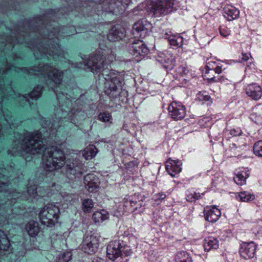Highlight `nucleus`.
I'll return each instance as SVG.
<instances>
[{"label": "nucleus", "mask_w": 262, "mask_h": 262, "mask_svg": "<svg viewBox=\"0 0 262 262\" xmlns=\"http://www.w3.org/2000/svg\"><path fill=\"white\" fill-rule=\"evenodd\" d=\"M16 141L21 144V148L26 154L32 155L42 154V165L49 171L61 168L66 163L67 175L71 180L80 177L84 171V166L82 163L75 158L65 161L63 152L57 147L52 146L45 147L46 139L42 137L41 132L38 130L33 133L24 131L19 135L15 133Z\"/></svg>", "instance_id": "f257e3e1"}, {"label": "nucleus", "mask_w": 262, "mask_h": 262, "mask_svg": "<svg viewBox=\"0 0 262 262\" xmlns=\"http://www.w3.org/2000/svg\"><path fill=\"white\" fill-rule=\"evenodd\" d=\"M33 70L35 75L43 77L46 80H52L57 85L56 90H55L54 92L60 103L62 102L63 100H65L66 99V103L69 104L72 101V99H74L72 98L68 93L65 92L66 90H64V91L60 92L57 90V89H60V87L62 86V84H61V81L63 77L62 72L59 71L56 68L48 64Z\"/></svg>", "instance_id": "f03ea898"}, {"label": "nucleus", "mask_w": 262, "mask_h": 262, "mask_svg": "<svg viewBox=\"0 0 262 262\" xmlns=\"http://www.w3.org/2000/svg\"><path fill=\"white\" fill-rule=\"evenodd\" d=\"M146 10L155 17L165 15L176 9L177 6L176 0H147L145 3Z\"/></svg>", "instance_id": "7ed1b4c3"}, {"label": "nucleus", "mask_w": 262, "mask_h": 262, "mask_svg": "<svg viewBox=\"0 0 262 262\" xmlns=\"http://www.w3.org/2000/svg\"><path fill=\"white\" fill-rule=\"evenodd\" d=\"M105 79L104 92L111 98H116L119 96L121 86L114 72L104 70L102 73Z\"/></svg>", "instance_id": "20e7f679"}, {"label": "nucleus", "mask_w": 262, "mask_h": 262, "mask_svg": "<svg viewBox=\"0 0 262 262\" xmlns=\"http://www.w3.org/2000/svg\"><path fill=\"white\" fill-rule=\"evenodd\" d=\"M59 209L56 205L50 204L46 205L40 212L39 218L41 224L47 227H52L57 222Z\"/></svg>", "instance_id": "39448f33"}, {"label": "nucleus", "mask_w": 262, "mask_h": 262, "mask_svg": "<svg viewBox=\"0 0 262 262\" xmlns=\"http://www.w3.org/2000/svg\"><path fill=\"white\" fill-rule=\"evenodd\" d=\"M131 0H103L102 9L104 11L117 15L124 12Z\"/></svg>", "instance_id": "423d86ee"}, {"label": "nucleus", "mask_w": 262, "mask_h": 262, "mask_svg": "<svg viewBox=\"0 0 262 262\" xmlns=\"http://www.w3.org/2000/svg\"><path fill=\"white\" fill-rule=\"evenodd\" d=\"M223 63V61L208 59L202 72L204 78L209 81L211 79V77L214 76V73L217 74L221 73L223 70L226 69V68H224Z\"/></svg>", "instance_id": "0eeeda50"}, {"label": "nucleus", "mask_w": 262, "mask_h": 262, "mask_svg": "<svg viewBox=\"0 0 262 262\" xmlns=\"http://www.w3.org/2000/svg\"><path fill=\"white\" fill-rule=\"evenodd\" d=\"M128 51L137 62L149 52L148 48L141 40H136L133 42L129 46Z\"/></svg>", "instance_id": "6e6552de"}, {"label": "nucleus", "mask_w": 262, "mask_h": 262, "mask_svg": "<svg viewBox=\"0 0 262 262\" xmlns=\"http://www.w3.org/2000/svg\"><path fill=\"white\" fill-rule=\"evenodd\" d=\"M105 57L102 55H97L94 57H92L89 59L88 61H84V69H90L92 72L96 71L97 70H100L101 68L104 67V64H108L110 62L112 61V60L108 59V61H106Z\"/></svg>", "instance_id": "1a4fd4ad"}, {"label": "nucleus", "mask_w": 262, "mask_h": 262, "mask_svg": "<svg viewBox=\"0 0 262 262\" xmlns=\"http://www.w3.org/2000/svg\"><path fill=\"white\" fill-rule=\"evenodd\" d=\"M151 24L143 19L134 25L133 34L135 37L144 38L151 32Z\"/></svg>", "instance_id": "9d476101"}, {"label": "nucleus", "mask_w": 262, "mask_h": 262, "mask_svg": "<svg viewBox=\"0 0 262 262\" xmlns=\"http://www.w3.org/2000/svg\"><path fill=\"white\" fill-rule=\"evenodd\" d=\"M168 115L174 120L183 119L186 115L185 106L180 102L173 101L168 106Z\"/></svg>", "instance_id": "9b49d317"}, {"label": "nucleus", "mask_w": 262, "mask_h": 262, "mask_svg": "<svg viewBox=\"0 0 262 262\" xmlns=\"http://www.w3.org/2000/svg\"><path fill=\"white\" fill-rule=\"evenodd\" d=\"M99 245V238L94 234L85 236L82 244V249L84 252L92 254L96 252Z\"/></svg>", "instance_id": "f8f14e48"}, {"label": "nucleus", "mask_w": 262, "mask_h": 262, "mask_svg": "<svg viewBox=\"0 0 262 262\" xmlns=\"http://www.w3.org/2000/svg\"><path fill=\"white\" fill-rule=\"evenodd\" d=\"M156 60L163 65L167 71L172 70L174 66L175 57L167 50L158 53Z\"/></svg>", "instance_id": "ddd939ff"}, {"label": "nucleus", "mask_w": 262, "mask_h": 262, "mask_svg": "<svg viewBox=\"0 0 262 262\" xmlns=\"http://www.w3.org/2000/svg\"><path fill=\"white\" fill-rule=\"evenodd\" d=\"M256 247L257 245L253 242H244L241 245L239 254L245 259L252 258L255 255Z\"/></svg>", "instance_id": "4468645a"}, {"label": "nucleus", "mask_w": 262, "mask_h": 262, "mask_svg": "<svg viewBox=\"0 0 262 262\" xmlns=\"http://www.w3.org/2000/svg\"><path fill=\"white\" fill-rule=\"evenodd\" d=\"M121 254L120 242L119 241L111 242L106 248V256L111 260L114 261Z\"/></svg>", "instance_id": "2eb2a0df"}, {"label": "nucleus", "mask_w": 262, "mask_h": 262, "mask_svg": "<svg viewBox=\"0 0 262 262\" xmlns=\"http://www.w3.org/2000/svg\"><path fill=\"white\" fill-rule=\"evenodd\" d=\"M245 91L248 97L256 101L262 97V88L256 83L248 84L245 88Z\"/></svg>", "instance_id": "dca6fc26"}, {"label": "nucleus", "mask_w": 262, "mask_h": 262, "mask_svg": "<svg viewBox=\"0 0 262 262\" xmlns=\"http://www.w3.org/2000/svg\"><path fill=\"white\" fill-rule=\"evenodd\" d=\"M182 163L180 160L169 159L165 163L166 169L172 177H177L182 170Z\"/></svg>", "instance_id": "f3484780"}, {"label": "nucleus", "mask_w": 262, "mask_h": 262, "mask_svg": "<svg viewBox=\"0 0 262 262\" xmlns=\"http://www.w3.org/2000/svg\"><path fill=\"white\" fill-rule=\"evenodd\" d=\"M204 213L205 220L211 223L216 222L221 215L220 210L215 206L206 207L204 208Z\"/></svg>", "instance_id": "a211bd4d"}, {"label": "nucleus", "mask_w": 262, "mask_h": 262, "mask_svg": "<svg viewBox=\"0 0 262 262\" xmlns=\"http://www.w3.org/2000/svg\"><path fill=\"white\" fill-rule=\"evenodd\" d=\"M84 182L86 188L90 192L97 191L99 187V179L93 173H90L85 176Z\"/></svg>", "instance_id": "6ab92c4d"}, {"label": "nucleus", "mask_w": 262, "mask_h": 262, "mask_svg": "<svg viewBox=\"0 0 262 262\" xmlns=\"http://www.w3.org/2000/svg\"><path fill=\"white\" fill-rule=\"evenodd\" d=\"M136 204V196H128L125 197L120 203L119 214L123 213L124 211L133 212V206Z\"/></svg>", "instance_id": "aec40b11"}, {"label": "nucleus", "mask_w": 262, "mask_h": 262, "mask_svg": "<svg viewBox=\"0 0 262 262\" xmlns=\"http://www.w3.org/2000/svg\"><path fill=\"white\" fill-rule=\"evenodd\" d=\"M125 30L120 25L114 26L107 34V39L111 41H115L122 39L125 36Z\"/></svg>", "instance_id": "412c9836"}, {"label": "nucleus", "mask_w": 262, "mask_h": 262, "mask_svg": "<svg viewBox=\"0 0 262 262\" xmlns=\"http://www.w3.org/2000/svg\"><path fill=\"white\" fill-rule=\"evenodd\" d=\"M164 37L168 40L169 45L173 49L181 47L184 42V38L179 35H172L166 33Z\"/></svg>", "instance_id": "4be33fe9"}, {"label": "nucleus", "mask_w": 262, "mask_h": 262, "mask_svg": "<svg viewBox=\"0 0 262 262\" xmlns=\"http://www.w3.org/2000/svg\"><path fill=\"white\" fill-rule=\"evenodd\" d=\"M239 14V10L233 6L227 5L224 8V16L229 21L237 18Z\"/></svg>", "instance_id": "5701e85b"}, {"label": "nucleus", "mask_w": 262, "mask_h": 262, "mask_svg": "<svg viewBox=\"0 0 262 262\" xmlns=\"http://www.w3.org/2000/svg\"><path fill=\"white\" fill-rule=\"evenodd\" d=\"M249 176V173L248 169L243 168L236 172L234 177V180L237 185H243L246 184V179Z\"/></svg>", "instance_id": "b1692460"}, {"label": "nucleus", "mask_w": 262, "mask_h": 262, "mask_svg": "<svg viewBox=\"0 0 262 262\" xmlns=\"http://www.w3.org/2000/svg\"><path fill=\"white\" fill-rule=\"evenodd\" d=\"M203 245L206 251H209L217 249L219 246V242L217 238L209 236L205 238Z\"/></svg>", "instance_id": "393cba45"}, {"label": "nucleus", "mask_w": 262, "mask_h": 262, "mask_svg": "<svg viewBox=\"0 0 262 262\" xmlns=\"http://www.w3.org/2000/svg\"><path fill=\"white\" fill-rule=\"evenodd\" d=\"M26 230L30 236H36L40 231L38 223L34 221H30L26 225Z\"/></svg>", "instance_id": "a878e982"}, {"label": "nucleus", "mask_w": 262, "mask_h": 262, "mask_svg": "<svg viewBox=\"0 0 262 262\" xmlns=\"http://www.w3.org/2000/svg\"><path fill=\"white\" fill-rule=\"evenodd\" d=\"M92 219L96 223H101L108 219V213L105 210L95 211L93 214Z\"/></svg>", "instance_id": "bb28decb"}, {"label": "nucleus", "mask_w": 262, "mask_h": 262, "mask_svg": "<svg viewBox=\"0 0 262 262\" xmlns=\"http://www.w3.org/2000/svg\"><path fill=\"white\" fill-rule=\"evenodd\" d=\"M98 150L94 145H90L83 150L82 155L86 160L91 159L94 157Z\"/></svg>", "instance_id": "cd10ccee"}, {"label": "nucleus", "mask_w": 262, "mask_h": 262, "mask_svg": "<svg viewBox=\"0 0 262 262\" xmlns=\"http://www.w3.org/2000/svg\"><path fill=\"white\" fill-rule=\"evenodd\" d=\"M10 246V241L4 231L0 230V250L4 251L9 250Z\"/></svg>", "instance_id": "c85d7f7f"}, {"label": "nucleus", "mask_w": 262, "mask_h": 262, "mask_svg": "<svg viewBox=\"0 0 262 262\" xmlns=\"http://www.w3.org/2000/svg\"><path fill=\"white\" fill-rule=\"evenodd\" d=\"M63 105H62L61 106V111H62V114H61V117L60 120V121L61 122V124L64 122V120L68 119L70 120L71 122L73 123H75V120L73 118V117L75 116L76 117L77 116V114L75 113V112L74 110H72L70 112L67 113V111L64 110L63 108Z\"/></svg>", "instance_id": "c756f323"}, {"label": "nucleus", "mask_w": 262, "mask_h": 262, "mask_svg": "<svg viewBox=\"0 0 262 262\" xmlns=\"http://www.w3.org/2000/svg\"><path fill=\"white\" fill-rule=\"evenodd\" d=\"M260 110L262 107H256L250 115V119L256 124H262V114H259Z\"/></svg>", "instance_id": "7c9ffc66"}, {"label": "nucleus", "mask_w": 262, "mask_h": 262, "mask_svg": "<svg viewBox=\"0 0 262 262\" xmlns=\"http://www.w3.org/2000/svg\"><path fill=\"white\" fill-rule=\"evenodd\" d=\"M175 76L176 78L187 75L189 73V70L185 63H183L179 66L175 70Z\"/></svg>", "instance_id": "2f4dec72"}, {"label": "nucleus", "mask_w": 262, "mask_h": 262, "mask_svg": "<svg viewBox=\"0 0 262 262\" xmlns=\"http://www.w3.org/2000/svg\"><path fill=\"white\" fill-rule=\"evenodd\" d=\"M82 210L85 213H90L94 206V202L91 199H83L81 200Z\"/></svg>", "instance_id": "473e14b6"}, {"label": "nucleus", "mask_w": 262, "mask_h": 262, "mask_svg": "<svg viewBox=\"0 0 262 262\" xmlns=\"http://www.w3.org/2000/svg\"><path fill=\"white\" fill-rule=\"evenodd\" d=\"M176 262H191V257L189 254L185 251H180L175 256Z\"/></svg>", "instance_id": "72a5a7b5"}, {"label": "nucleus", "mask_w": 262, "mask_h": 262, "mask_svg": "<svg viewBox=\"0 0 262 262\" xmlns=\"http://www.w3.org/2000/svg\"><path fill=\"white\" fill-rule=\"evenodd\" d=\"M236 197L237 199H239L243 202H249L255 199L254 194L248 191L240 192L237 193Z\"/></svg>", "instance_id": "f704fd0d"}, {"label": "nucleus", "mask_w": 262, "mask_h": 262, "mask_svg": "<svg viewBox=\"0 0 262 262\" xmlns=\"http://www.w3.org/2000/svg\"><path fill=\"white\" fill-rule=\"evenodd\" d=\"M145 202L143 200H139L136 196V204L133 206V212L137 213L142 212L145 209Z\"/></svg>", "instance_id": "c9c22d12"}, {"label": "nucleus", "mask_w": 262, "mask_h": 262, "mask_svg": "<svg viewBox=\"0 0 262 262\" xmlns=\"http://www.w3.org/2000/svg\"><path fill=\"white\" fill-rule=\"evenodd\" d=\"M200 196V194L199 193L196 192L193 190H188L186 192V200L188 202H193L199 199Z\"/></svg>", "instance_id": "e433bc0d"}, {"label": "nucleus", "mask_w": 262, "mask_h": 262, "mask_svg": "<svg viewBox=\"0 0 262 262\" xmlns=\"http://www.w3.org/2000/svg\"><path fill=\"white\" fill-rule=\"evenodd\" d=\"M42 88L41 86H37L34 89L33 91L29 94V97L32 99H37L41 96L42 94Z\"/></svg>", "instance_id": "4c0bfd02"}, {"label": "nucleus", "mask_w": 262, "mask_h": 262, "mask_svg": "<svg viewBox=\"0 0 262 262\" xmlns=\"http://www.w3.org/2000/svg\"><path fill=\"white\" fill-rule=\"evenodd\" d=\"M256 70V67L254 63L253 58H251L249 62L246 63L245 72L246 74H251L254 72Z\"/></svg>", "instance_id": "58836bf2"}, {"label": "nucleus", "mask_w": 262, "mask_h": 262, "mask_svg": "<svg viewBox=\"0 0 262 262\" xmlns=\"http://www.w3.org/2000/svg\"><path fill=\"white\" fill-rule=\"evenodd\" d=\"M72 256V254L70 251L63 252L58 257L57 262H69Z\"/></svg>", "instance_id": "ea45409f"}, {"label": "nucleus", "mask_w": 262, "mask_h": 262, "mask_svg": "<svg viewBox=\"0 0 262 262\" xmlns=\"http://www.w3.org/2000/svg\"><path fill=\"white\" fill-rule=\"evenodd\" d=\"M254 154L258 157H262V140L256 142L253 146Z\"/></svg>", "instance_id": "a19ab883"}, {"label": "nucleus", "mask_w": 262, "mask_h": 262, "mask_svg": "<svg viewBox=\"0 0 262 262\" xmlns=\"http://www.w3.org/2000/svg\"><path fill=\"white\" fill-rule=\"evenodd\" d=\"M210 82H221L224 84H228L229 80L227 78L223 76H213L211 77L209 81Z\"/></svg>", "instance_id": "79ce46f5"}, {"label": "nucleus", "mask_w": 262, "mask_h": 262, "mask_svg": "<svg viewBox=\"0 0 262 262\" xmlns=\"http://www.w3.org/2000/svg\"><path fill=\"white\" fill-rule=\"evenodd\" d=\"M27 191L29 195L32 198H35L36 195L41 197H43L44 196V194H38V193L39 192V190H37V187L35 185L28 187Z\"/></svg>", "instance_id": "37998d69"}, {"label": "nucleus", "mask_w": 262, "mask_h": 262, "mask_svg": "<svg viewBox=\"0 0 262 262\" xmlns=\"http://www.w3.org/2000/svg\"><path fill=\"white\" fill-rule=\"evenodd\" d=\"M210 98V96L207 94L205 92H199L197 95V99L202 101L203 103L209 102Z\"/></svg>", "instance_id": "c03bdc74"}, {"label": "nucleus", "mask_w": 262, "mask_h": 262, "mask_svg": "<svg viewBox=\"0 0 262 262\" xmlns=\"http://www.w3.org/2000/svg\"><path fill=\"white\" fill-rule=\"evenodd\" d=\"M219 31L221 35L224 37H227L230 34L231 32L230 29L224 25H222L220 27Z\"/></svg>", "instance_id": "a18cd8bd"}, {"label": "nucleus", "mask_w": 262, "mask_h": 262, "mask_svg": "<svg viewBox=\"0 0 262 262\" xmlns=\"http://www.w3.org/2000/svg\"><path fill=\"white\" fill-rule=\"evenodd\" d=\"M98 118L100 120L104 122H110V121L111 119V116L110 113H106V112H103L100 113L99 116Z\"/></svg>", "instance_id": "49530a36"}, {"label": "nucleus", "mask_w": 262, "mask_h": 262, "mask_svg": "<svg viewBox=\"0 0 262 262\" xmlns=\"http://www.w3.org/2000/svg\"><path fill=\"white\" fill-rule=\"evenodd\" d=\"M166 194L163 192H159L154 195V199L157 203H159L166 198Z\"/></svg>", "instance_id": "de8ad7c7"}, {"label": "nucleus", "mask_w": 262, "mask_h": 262, "mask_svg": "<svg viewBox=\"0 0 262 262\" xmlns=\"http://www.w3.org/2000/svg\"><path fill=\"white\" fill-rule=\"evenodd\" d=\"M246 146V144H243L242 145H240L238 143H233L232 144H231L230 146V149L231 150H233V151H234L235 150H237V151L239 152V150H238V148H242L243 149V147H244Z\"/></svg>", "instance_id": "09e8293b"}, {"label": "nucleus", "mask_w": 262, "mask_h": 262, "mask_svg": "<svg viewBox=\"0 0 262 262\" xmlns=\"http://www.w3.org/2000/svg\"><path fill=\"white\" fill-rule=\"evenodd\" d=\"M229 133L232 136H239L242 134V130L240 128L237 127L236 128H233L229 130Z\"/></svg>", "instance_id": "8fccbe9b"}, {"label": "nucleus", "mask_w": 262, "mask_h": 262, "mask_svg": "<svg viewBox=\"0 0 262 262\" xmlns=\"http://www.w3.org/2000/svg\"><path fill=\"white\" fill-rule=\"evenodd\" d=\"M120 248H121V254L120 256H127L130 253V249L128 247H123L120 244Z\"/></svg>", "instance_id": "3c124183"}, {"label": "nucleus", "mask_w": 262, "mask_h": 262, "mask_svg": "<svg viewBox=\"0 0 262 262\" xmlns=\"http://www.w3.org/2000/svg\"><path fill=\"white\" fill-rule=\"evenodd\" d=\"M241 60L242 62H246L247 63L251 58H253L250 53H242Z\"/></svg>", "instance_id": "603ef678"}, {"label": "nucleus", "mask_w": 262, "mask_h": 262, "mask_svg": "<svg viewBox=\"0 0 262 262\" xmlns=\"http://www.w3.org/2000/svg\"><path fill=\"white\" fill-rule=\"evenodd\" d=\"M26 253V249L23 250V251H20L19 252H17L15 253V257H17V258H15V259H18L21 256H23Z\"/></svg>", "instance_id": "864d4df0"}, {"label": "nucleus", "mask_w": 262, "mask_h": 262, "mask_svg": "<svg viewBox=\"0 0 262 262\" xmlns=\"http://www.w3.org/2000/svg\"><path fill=\"white\" fill-rule=\"evenodd\" d=\"M63 199L65 200L66 202H70L73 199L72 195H68L67 196H62Z\"/></svg>", "instance_id": "5fc2aeb1"}, {"label": "nucleus", "mask_w": 262, "mask_h": 262, "mask_svg": "<svg viewBox=\"0 0 262 262\" xmlns=\"http://www.w3.org/2000/svg\"><path fill=\"white\" fill-rule=\"evenodd\" d=\"M92 262H106L104 259L100 257L94 258Z\"/></svg>", "instance_id": "6e6d98bb"}, {"label": "nucleus", "mask_w": 262, "mask_h": 262, "mask_svg": "<svg viewBox=\"0 0 262 262\" xmlns=\"http://www.w3.org/2000/svg\"><path fill=\"white\" fill-rule=\"evenodd\" d=\"M80 64H81L80 63ZM76 67H77V68H82V66H81V65H78Z\"/></svg>", "instance_id": "4d7b16f0"}, {"label": "nucleus", "mask_w": 262, "mask_h": 262, "mask_svg": "<svg viewBox=\"0 0 262 262\" xmlns=\"http://www.w3.org/2000/svg\"><path fill=\"white\" fill-rule=\"evenodd\" d=\"M13 255H14L13 253H12V254H11V255L10 256V258H12V257L13 256Z\"/></svg>", "instance_id": "13d9d810"}, {"label": "nucleus", "mask_w": 262, "mask_h": 262, "mask_svg": "<svg viewBox=\"0 0 262 262\" xmlns=\"http://www.w3.org/2000/svg\"><path fill=\"white\" fill-rule=\"evenodd\" d=\"M95 2H99H99H101V0H100V1H98V0H95Z\"/></svg>", "instance_id": "bf43d9fd"}, {"label": "nucleus", "mask_w": 262, "mask_h": 262, "mask_svg": "<svg viewBox=\"0 0 262 262\" xmlns=\"http://www.w3.org/2000/svg\"><path fill=\"white\" fill-rule=\"evenodd\" d=\"M34 249H36V248L34 247V248H32L31 249H30V250H33Z\"/></svg>", "instance_id": "052dcab7"}, {"label": "nucleus", "mask_w": 262, "mask_h": 262, "mask_svg": "<svg viewBox=\"0 0 262 262\" xmlns=\"http://www.w3.org/2000/svg\"><path fill=\"white\" fill-rule=\"evenodd\" d=\"M212 182L214 183H216L215 181L213 180H212Z\"/></svg>", "instance_id": "680f3d73"}, {"label": "nucleus", "mask_w": 262, "mask_h": 262, "mask_svg": "<svg viewBox=\"0 0 262 262\" xmlns=\"http://www.w3.org/2000/svg\"><path fill=\"white\" fill-rule=\"evenodd\" d=\"M14 260H15V259H13L12 260H11V262H12Z\"/></svg>", "instance_id": "e2e57ef3"}]
</instances>
